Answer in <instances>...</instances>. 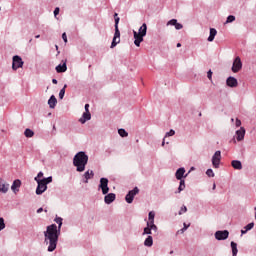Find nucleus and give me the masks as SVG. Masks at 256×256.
Segmentation results:
<instances>
[{"label":"nucleus","mask_w":256,"mask_h":256,"mask_svg":"<svg viewBox=\"0 0 256 256\" xmlns=\"http://www.w3.org/2000/svg\"><path fill=\"white\" fill-rule=\"evenodd\" d=\"M56 224H52L46 227L44 231V243L48 245L47 251L53 253L57 249V243L59 242V236L61 235V227L63 226V218L56 217L54 219Z\"/></svg>","instance_id":"obj_1"},{"label":"nucleus","mask_w":256,"mask_h":256,"mask_svg":"<svg viewBox=\"0 0 256 256\" xmlns=\"http://www.w3.org/2000/svg\"><path fill=\"white\" fill-rule=\"evenodd\" d=\"M87 163H89V156L84 151L78 152L73 158V165L78 173L85 171Z\"/></svg>","instance_id":"obj_2"},{"label":"nucleus","mask_w":256,"mask_h":256,"mask_svg":"<svg viewBox=\"0 0 256 256\" xmlns=\"http://www.w3.org/2000/svg\"><path fill=\"white\" fill-rule=\"evenodd\" d=\"M133 35L135 39L134 45H136V47H141V43H143V37L147 35V24L143 23L138 32L133 30Z\"/></svg>","instance_id":"obj_3"},{"label":"nucleus","mask_w":256,"mask_h":256,"mask_svg":"<svg viewBox=\"0 0 256 256\" xmlns=\"http://www.w3.org/2000/svg\"><path fill=\"white\" fill-rule=\"evenodd\" d=\"M121 43V32L119 31V17L115 18V33L111 43V49L117 47Z\"/></svg>","instance_id":"obj_4"},{"label":"nucleus","mask_w":256,"mask_h":256,"mask_svg":"<svg viewBox=\"0 0 256 256\" xmlns=\"http://www.w3.org/2000/svg\"><path fill=\"white\" fill-rule=\"evenodd\" d=\"M25 62H23V58L21 56L16 55L12 58V69L13 71H17V69H21Z\"/></svg>","instance_id":"obj_5"},{"label":"nucleus","mask_w":256,"mask_h":256,"mask_svg":"<svg viewBox=\"0 0 256 256\" xmlns=\"http://www.w3.org/2000/svg\"><path fill=\"white\" fill-rule=\"evenodd\" d=\"M98 189H101L102 195H107L109 193V179L101 178Z\"/></svg>","instance_id":"obj_6"},{"label":"nucleus","mask_w":256,"mask_h":256,"mask_svg":"<svg viewBox=\"0 0 256 256\" xmlns=\"http://www.w3.org/2000/svg\"><path fill=\"white\" fill-rule=\"evenodd\" d=\"M241 69H243V62L241 61V57L237 56L232 64V72L239 73Z\"/></svg>","instance_id":"obj_7"},{"label":"nucleus","mask_w":256,"mask_h":256,"mask_svg":"<svg viewBox=\"0 0 256 256\" xmlns=\"http://www.w3.org/2000/svg\"><path fill=\"white\" fill-rule=\"evenodd\" d=\"M212 167L214 169H219V165H221V151H216L212 156Z\"/></svg>","instance_id":"obj_8"},{"label":"nucleus","mask_w":256,"mask_h":256,"mask_svg":"<svg viewBox=\"0 0 256 256\" xmlns=\"http://www.w3.org/2000/svg\"><path fill=\"white\" fill-rule=\"evenodd\" d=\"M215 239H217V241H225V239H229V231L227 230H218L215 232L214 234Z\"/></svg>","instance_id":"obj_9"},{"label":"nucleus","mask_w":256,"mask_h":256,"mask_svg":"<svg viewBox=\"0 0 256 256\" xmlns=\"http://www.w3.org/2000/svg\"><path fill=\"white\" fill-rule=\"evenodd\" d=\"M139 194V188L135 187L133 190H130L125 197L126 203H133V199H135V195Z\"/></svg>","instance_id":"obj_10"},{"label":"nucleus","mask_w":256,"mask_h":256,"mask_svg":"<svg viewBox=\"0 0 256 256\" xmlns=\"http://www.w3.org/2000/svg\"><path fill=\"white\" fill-rule=\"evenodd\" d=\"M37 183V188H36V195H43L45 193V191H47V185L45 184V182L42 181H38Z\"/></svg>","instance_id":"obj_11"},{"label":"nucleus","mask_w":256,"mask_h":256,"mask_svg":"<svg viewBox=\"0 0 256 256\" xmlns=\"http://www.w3.org/2000/svg\"><path fill=\"white\" fill-rule=\"evenodd\" d=\"M175 177L178 181H183V178L187 177V174L185 175V168H179L175 173Z\"/></svg>","instance_id":"obj_12"},{"label":"nucleus","mask_w":256,"mask_h":256,"mask_svg":"<svg viewBox=\"0 0 256 256\" xmlns=\"http://www.w3.org/2000/svg\"><path fill=\"white\" fill-rule=\"evenodd\" d=\"M226 85L228 86V87H237L238 85H239V82L236 80V78L235 77H233V76H230V77H228L227 78V80H226Z\"/></svg>","instance_id":"obj_13"},{"label":"nucleus","mask_w":256,"mask_h":256,"mask_svg":"<svg viewBox=\"0 0 256 256\" xmlns=\"http://www.w3.org/2000/svg\"><path fill=\"white\" fill-rule=\"evenodd\" d=\"M20 188H21V180L19 179L14 180L11 186V190L13 191V193L15 194L19 193Z\"/></svg>","instance_id":"obj_14"},{"label":"nucleus","mask_w":256,"mask_h":256,"mask_svg":"<svg viewBox=\"0 0 256 256\" xmlns=\"http://www.w3.org/2000/svg\"><path fill=\"white\" fill-rule=\"evenodd\" d=\"M87 121H91V112H84L82 114V117L79 119V123H81L82 125H85Z\"/></svg>","instance_id":"obj_15"},{"label":"nucleus","mask_w":256,"mask_h":256,"mask_svg":"<svg viewBox=\"0 0 256 256\" xmlns=\"http://www.w3.org/2000/svg\"><path fill=\"white\" fill-rule=\"evenodd\" d=\"M115 199H116L115 193H109L104 197V202L106 203V205H111V203H113Z\"/></svg>","instance_id":"obj_16"},{"label":"nucleus","mask_w":256,"mask_h":256,"mask_svg":"<svg viewBox=\"0 0 256 256\" xmlns=\"http://www.w3.org/2000/svg\"><path fill=\"white\" fill-rule=\"evenodd\" d=\"M9 191V184L0 178V193H7Z\"/></svg>","instance_id":"obj_17"},{"label":"nucleus","mask_w":256,"mask_h":256,"mask_svg":"<svg viewBox=\"0 0 256 256\" xmlns=\"http://www.w3.org/2000/svg\"><path fill=\"white\" fill-rule=\"evenodd\" d=\"M236 139L237 141H243V139H245V129L243 127H240V129L236 131Z\"/></svg>","instance_id":"obj_18"},{"label":"nucleus","mask_w":256,"mask_h":256,"mask_svg":"<svg viewBox=\"0 0 256 256\" xmlns=\"http://www.w3.org/2000/svg\"><path fill=\"white\" fill-rule=\"evenodd\" d=\"M93 177H95V173L93 172V170H87L84 173V183H89V179H93Z\"/></svg>","instance_id":"obj_19"},{"label":"nucleus","mask_w":256,"mask_h":256,"mask_svg":"<svg viewBox=\"0 0 256 256\" xmlns=\"http://www.w3.org/2000/svg\"><path fill=\"white\" fill-rule=\"evenodd\" d=\"M216 36H217V29L210 28V35H209L207 41H209V43H213V41H215Z\"/></svg>","instance_id":"obj_20"},{"label":"nucleus","mask_w":256,"mask_h":256,"mask_svg":"<svg viewBox=\"0 0 256 256\" xmlns=\"http://www.w3.org/2000/svg\"><path fill=\"white\" fill-rule=\"evenodd\" d=\"M48 105H49L50 109H55V107L57 106V98L55 97V95H52L49 98Z\"/></svg>","instance_id":"obj_21"},{"label":"nucleus","mask_w":256,"mask_h":256,"mask_svg":"<svg viewBox=\"0 0 256 256\" xmlns=\"http://www.w3.org/2000/svg\"><path fill=\"white\" fill-rule=\"evenodd\" d=\"M231 165L233 169H236L237 171H241V169H243V164L239 160H233Z\"/></svg>","instance_id":"obj_22"},{"label":"nucleus","mask_w":256,"mask_h":256,"mask_svg":"<svg viewBox=\"0 0 256 256\" xmlns=\"http://www.w3.org/2000/svg\"><path fill=\"white\" fill-rule=\"evenodd\" d=\"M57 73H65L67 71V62H64L63 64H59L56 66Z\"/></svg>","instance_id":"obj_23"},{"label":"nucleus","mask_w":256,"mask_h":256,"mask_svg":"<svg viewBox=\"0 0 256 256\" xmlns=\"http://www.w3.org/2000/svg\"><path fill=\"white\" fill-rule=\"evenodd\" d=\"M255 227V223L251 222L241 230V235H245L248 231H251Z\"/></svg>","instance_id":"obj_24"},{"label":"nucleus","mask_w":256,"mask_h":256,"mask_svg":"<svg viewBox=\"0 0 256 256\" xmlns=\"http://www.w3.org/2000/svg\"><path fill=\"white\" fill-rule=\"evenodd\" d=\"M145 247H153V236L149 235L144 241Z\"/></svg>","instance_id":"obj_25"},{"label":"nucleus","mask_w":256,"mask_h":256,"mask_svg":"<svg viewBox=\"0 0 256 256\" xmlns=\"http://www.w3.org/2000/svg\"><path fill=\"white\" fill-rule=\"evenodd\" d=\"M231 248H232V256H237V253H239V250H237V243L231 242Z\"/></svg>","instance_id":"obj_26"},{"label":"nucleus","mask_w":256,"mask_h":256,"mask_svg":"<svg viewBox=\"0 0 256 256\" xmlns=\"http://www.w3.org/2000/svg\"><path fill=\"white\" fill-rule=\"evenodd\" d=\"M147 223H155V212H153V211L149 212Z\"/></svg>","instance_id":"obj_27"},{"label":"nucleus","mask_w":256,"mask_h":256,"mask_svg":"<svg viewBox=\"0 0 256 256\" xmlns=\"http://www.w3.org/2000/svg\"><path fill=\"white\" fill-rule=\"evenodd\" d=\"M24 135H25V137L31 138V137H33L35 135V132H33V130L27 128L24 131Z\"/></svg>","instance_id":"obj_28"},{"label":"nucleus","mask_w":256,"mask_h":256,"mask_svg":"<svg viewBox=\"0 0 256 256\" xmlns=\"http://www.w3.org/2000/svg\"><path fill=\"white\" fill-rule=\"evenodd\" d=\"M147 225L151 231H154V233H157L158 228H157V225H155V222L147 223Z\"/></svg>","instance_id":"obj_29"},{"label":"nucleus","mask_w":256,"mask_h":256,"mask_svg":"<svg viewBox=\"0 0 256 256\" xmlns=\"http://www.w3.org/2000/svg\"><path fill=\"white\" fill-rule=\"evenodd\" d=\"M118 134L120 135V137H129V133H127V131L123 128L118 130Z\"/></svg>","instance_id":"obj_30"},{"label":"nucleus","mask_w":256,"mask_h":256,"mask_svg":"<svg viewBox=\"0 0 256 256\" xmlns=\"http://www.w3.org/2000/svg\"><path fill=\"white\" fill-rule=\"evenodd\" d=\"M181 191H185V180H180V184L178 187V193H181Z\"/></svg>","instance_id":"obj_31"},{"label":"nucleus","mask_w":256,"mask_h":256,"mask_svg":"<svg viewBox=\"0 0 256 256\" xmlns=\"http://www.w3.org/2000/svg\"><path fill=\"white\" fill-rule=\"evenodd\" d=\"M65 89H67V84L64 85V87L59 92V99H63L65 97Z\"/></svg>","instance_id":"obj_32"},{"label":"nucleus","mask_w":256,"mask_h":256,"mask_svg":"<svg viewBox=\"0 0 256 256\" xmlns=\"http://www.w3.org/2000/svg\"><path fill=\"white\" fill-rule=\"evenodd\" d=\"M233 21H235V16L234 15H229L226 19L225 25H227L229 23H233Z\"/></svg>","instance_id":"obj_33"},{"label":"nucleus","mask_w":256,"mask_h":256,"mask_svg":"<svg viewBox=\"0 0 256 256\" xmlns=\"http://www.w3.org/2000/svg\"><path fill=\"white\" fill-rule=\"evenodd\" d=\"M34 181L36 182L43 181V172H39L37 176L34 178Z\"/></svg>","instance_id":"obj_34"},{"label":"nucleus","mask_w":256,"mask_h":256,"mask_svg":"<svg viewBox=\"0 0 256 256\" xmlns=\"http://www.w3.org/2000/svg\"><path fill=\"white\" fill-rule=\"evenodd\" d=\"M42 181L46 184L49 185V183H53V177L49 176L47 178H43Z\"/></svg>","instance_id":"obj_35"},{"label":"nucleus","mask_w":256,"mask_h":256,"mask_svg":"<svg viewBox=\"0 0 256 256\" xmlns=\"http://www.w3.org/2000/svg\"><path fill=\"white\" fill-rule=\"evenodd\" d=\"M151 233V228L147 225V227L144 228L142 235H151Z\"/></svg>","instance_id":"obj_36"},{"label":"nucleus","mask_w":256,"mask_h":256,"mask_svg":"<svg viewBox=\"0 0 256 256\" xmlns=\"http://www.w3.org/2000/svg\"><path fill=\"white\" fill-rule=\"evenodd\" d=\"M5 229V219L0 217V231H3Z\"/></svg>","instance_id":"obj_37"},{"label":"nucleus","mask_w":256,"mask_h":256,"mask_svg":"<svg viewBox=\"0 0 256 256\" xmlns=\"http://www.w3.org/2000/svg\"><path fill=\"white\" fill-rule=\"evenodd\" d=\"M206 175H207L208 177H215V172H213V169H208V170L206 171Z\"/></svg>","instance_id":"obj_38"},{"label":"nucleus","mask_w":256,"mask_h":256,"mask_svg":"<svg viewBox=\"0 0 256 256\" xmlns=\"http://www.w3.org/2000/svg\"><path fill=\"white\" fill-rule=\"evenodd\" d=\"M183 225H184V227L180 230L181 233H185V231H187V229H189V227H191V224L184 223Z\"/></svg>","instance_id":"obj_39"},{"label":"nucleus","mask_w":256,"mask_h":256,"mask_svg":"<svg viewBox=\"0 0 256 256\" xmlns=\"http://www.w3.org/2000/svg\"><path fill=\"white\" fill-rule=\"evenodd\" d=\"M183 213H187V206H182L180 208L178 215H183Z\"/></svg>","instance_id":"obj_40"},{"label":"nucleus","mask_w":256,"mask_h":256,"mask_svg":"<svg viewBox=\"0 0 256 256\" xmlns=\"http://www.w3.org/2000/svg\"><path fill=\"white\" fill-rule=\"evenodd\" d=\"M173 135H175V130L171 129L169 132H167V133L165 134V138H166V137H173Z\"/></svg>","instance_id":"obj_41"},{"label":"nucleus","mask_w":256,"mask_h":256,"mask_svg":"<svg viewBox=\"0 0 256 256\" xmlns=\"http://www.w3.org/2000/svg\"><path fill=\"white\" fill-rule=\"evenodd\" d=\"M167 25H172V26L175 27V25H177V19L169 20V21L167 22Z\"/></svg>","instance_id":"obj_42"},{"label":"nucleus","mask_w":256,"mask_h":256,"mask_svg":"<svg viewBox=\"0 0 256 256\" xmlns=\"http://www.w3.org/2000/svg\"><path fill=\"white\" fill-rule=\"evenodd\" d=\"M174 27L177 31H180V29H183V24L177 22Z\"/></svg>","instance_id":"obj_43"},{"label":"nucleus","mask_w":256,"mask_h":256,"mask_svg":"<svg viewBox=\"0 0 256 256\" xmlns=\"http://www.w3.org/2000/svg\"><path fill=\"white\" fill-rule=\"evenodd\" d=\"M207 77H208V79L211 81V79H213V72L211 71V70H209L208 72H207Z\"/></svg>","instance_id":"obj_44"},{"label":"nucleus","mask_w":256,"mask_h":256,"mask_svg":"<svg viewBox=\"0 0 256 256\" xmlns=\"http://www.w3.org/2000/svg\"><path fill=\"white\" fill-rule=\"evenodd\" d=\"M59 11H60L59 7H56V8L54 9V17H55V18H57V15H59Z\"/></svg>","instance_id":"obj_45"},{"label":"nucleus","mask_w":256,"mask_h":256,"mask_svg":"<svg viewBox=\"0 0 256 256\" xmlns=\"http://www.w3.org/2000/svg\"><path fill=\"white\" fill-rule=\"evenodd\" d=\"M62 39H63L64 43H67V33L64 32L62 34Z\"/></svg>","instance_id":"obj_46"},{"label":"nucleus","mask_w":256,"mask_h":256,"mask_svg":"<svg viewBox=\"0 0 256 256\" xmlns=\"http://www.w3.org/2000/svg\"><path fill=\"white\" fill-rule=\"evenodd\" d=\"M235 126L241 127V121L239 120V118H236Z\"/></svg>","instance_id":"obj_47"},{"label":"nucleus","mask_w":256,"mask_h":256,"mask_svg":"<svg viewBox=\"0 0 256 256\" xmlns=\"http://www.w3.org/2000/svg\"><path fill=\"white\" fill-rule=\"evenodd\" d=\"M85 113H89V104H85Z\"/></svg>","instance_id":"obj_48"},{"label":"nucleus","mask_w":256,"mask_h":256,"mask_svg":"<svg viewBox=\"0 0 256 256\" xmlns=\"http://www.w3.org/2000/svg\"><path fill=\"white\" fill-rule=\"evenodd\" d=\"M52 83H53L54 85H57V79H52Z\"/></svg>","instance_id":"obj_49"},{"label":"nucleus","mask_w":256,"mask_h":256,"mask_svg":"<svg viewBox=\"0 0 256 256\" xmlns=\"http://www.w3.org/2000/svg\"><path fill=\"white\" fill-rule=\"evenodd\" d=\"M37 213H43V208H39V209L37 210Z\"/></svg>","instance_id":"obj_50"},{"label":"nucleus","mask_w":256,"mask_h":256,"mask_svg":"<svg viewBox=\"0 0 256 256\" xmlns=\"http://www.w3.org/2000/svg\"><path fill=\"white\" fill-rule=\"evenodd\" d=\"M216 188H217V185L214 183L212 187L213 191H215Z\"/></svg>","instance_id":"obj_51"},{"label":"nucleus","mask_w":256,"mask_h":256,"mask_svg":"<svg viewBox=\"0 0 256 256\" xmlns=\"http://www.w3.org/2000/svg\"><path fill=\"white\" fill-rule=\"evenodd\" d=\"M162 147H165V138L162 141Z\"/></svg>","instance_id":"obj_52"},{"label":"nucleus","mask_w":256,"mask_h":256,"mask_svg":"<svg viewBox=\"0 0 256 256\" xmlns=\"http://www.w3.org/2000/svg\"><path fill=\"white\" fill-rule=\"evenodd\" d=\"M39 37H41V35H36V36H35V39H39Z\"/></svg>","instance_id":"obj_53"},{"label":"nucleus","mask_w":256,"mask_h":256,"mask_svg":"<svg viewBox=\"0 0 256 256\" xmlns=\"http://www.w3.org/2000/svg\"><path fill=\"white\" fill-rule=\"evenodd\" d=\"M55 48H56V51H58V50H59V46H58V45H55Z\"/></svg>","instance_id":"obj_54"},{"label":"nucleus","mask_w":256,"mask_h":256,"mask_svg":"<svg viewBox=\"0 0 256 256\" xmlns=\"http://www.w3.org/2000/svg\"><path fill=\"white\" fill-rule=\"evenodd\" d=\"M177 47H181V43H178V44H177Z\"/></svg>","instance_id":"obj_55"},{"label":"nucleus","mask_w":256,"mask_h":256,"mask_svg":"<svg viewBox=\"0 0 256 256\" xmlns=\"http://www.w3.org/2000/svg\"><path fill=\"white\" fill-rule=\"evenodd\" d=\"M235 121V119L231 118V122L233 123Z\"/></svg>","instance_id":"obj_56"},{"label":"nucleus","mask_w":256,"mask_h":256,"mask_svg":"<svg viewBox=\"0 0 256 256\" xmlns=\"http://www.w3.org/2000/svg\"><path fill=\"white\" fill-rule=\"evenodd\" d=\"M193 170H194V168L192 167V168H191V171H193Z\"/></svg>","instance_id":"obj_57"},{"label":"nucleus","mask_w":256,"mask_h":256,"mask_svg":"<svg viewBox=\"0 0 256 256\" xmlns=\"http://www.w3.org/2000/svg\"><path fill=\"white\" fill-rule=\"evenodd\" d=\"M115 17H117V13H115Z\"/></svg>","instance_id":"obj_58"},{"label":"nucleus","mask_w":256,"mask_h":256,"mask_svg":"<svg viewBox=\"0 0 256 256\" xmlns=\"http://www.w3.org/2000/svg\"><path fill=\"white\" fill-rule=\"evenodd\" d=\"M31 41H33V39H30V43H31Z\"/></svg>","instance_id":"obj_59"},{"label":"nucleus","mask_w":256,"mask_h":256,"mask_svg":"<svg viewBox=\"0 0 256 256\" xmlns=\"http://www.w3.org/2000/svg\"><path fill=\"white\" fill-rule=\"evenodd\" d=\"M170 253L173 254V251H171Z\"/></svg>","instance_id":"obj_60"}]
</instances>
